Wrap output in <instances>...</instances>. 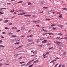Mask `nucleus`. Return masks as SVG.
<instances>
[{"instance_id":"f257e3e1","label":"nucleus","mask_w":67,"mask_h":67,"mask_svg":"<svg viewBox=\"0 0 67 67\" xmlns=\"http://www.w3.org/2000/svg\"><path fill=\"white\" fill-rule=\"evenodd\" d=\"M20 12H21V13L18 14V15H23L24 14H25V13H23L24 12V10H20Z\"/></svg>"},{"instance_id":"f03ea898","label":"nucleus","mask_w":67,"mask_h":67,"mask_svg":"<svg viewBox=\"0 0 67 67\" xmlns=\"http://www.w3.org/2000/svg\"><path fill=\"white\" fill-rule=\"evenodd\" d=\"M57 26H58V27H59L62 28V27H63L64 26L62 25L59 24L57 25Z\"/></svg>"},{"instance_id":"7ed1b4c3","label":"nucleus","mask_w":67,"mask_h":67,"mask_svg":"<svg viewBox=\"0 0 67 67\" xmlns=\"http://www.w3.org/2000/svg\"><path fill=\"white\" fill-rule=\"evenodd\" d=\"M15 41L16 42H18L20 41V40L19 38H16L15 40Z\"/></svg>"},{"instance_id":"20e7f679","label":"nucleus","mask_w":67,"mask_h":67,"mask_svg":"<svg viewBox=\"0 0 67 67\" xmlns=\"http://www.w3.org/2000/svg\"><path fill=\"white\" fill-rule=\"evenodd\" d=\"M25 26L24 25L22 26L21 28V30H24V29H25Z\"/></svg>"},{"instance_id":"39448f33","label":"nucleus","mask_w":67,"mask_h":67,"mask_svg":"<svg viewBox=\"0 0 67 67\" xmlns=\"http://www.w3.org/2000/svg\"><path fill=\"white\" fill-rule=\"evenodd\" d=\"M29 42H31L32 41H33V39H29L28 40Z\"/></svg>"},{"instance_id":"423d86ee","label":"nucleus","mask_w":67,"mask_h":67,"mask_svg":"<svg viewBox=\"0 0 67 67\" xmlns=\"http://www.w3.org/2000/svg\"><path fill=\"white\" fill-rule=\"evenodd\" d=\"M11 29L13 30H17V28L15 27H14L11 28Z\"/></svg>"},{"instance_id":"0eeeda50","label":"nucleus","mask_w":67,"mask_h":67,"mask_svg":"<svg viewBox=\"0 0 67 67\" xmlns=\"http://www.w3.org/2000/svg\"><path fill=\"white\" fill-rule=\"evenodd\" d=\"M23 46V45H21L20 46H19V47H18L16 48V49H18V48H20L21 47H22Z\"/></svg>"},{"instance_id":"6e6552de","label":"nucleus","mask_w":67,"mask_h":67,"mask_svg":"<svg viewBox=\"0 0 67 67\" xmlns=\"http://www.w3.org/2000/svg\"><path fill=\"white\" fill-rule=\"evenodd\" d=\"M43 1H42V0H40L39 1V2L40 3H41V4H43Z\"/></svg>"},{"instance_id":"1a4fd4ad","label":"nucleus","mask_w":67,"mask_h":67,"mask_svg":"<svg viewBox=\"0 0 67 67\" xmlns=\"http://www.w3.org/2000/svg\"><path fill=\"white\" fill-rule=\"evenodd\" d=\"M30 64H31V61L27 63V65H30Z\"/></svg>"},{"instance_id":"9d476101","label":"nucleus","mask_w":67,"mask_h":67,"mask_svg":"<svg viewBox=\"0 0 67 67\" xmlns=\"http://www.w3.org/2000/svg\"><path fill=\"white\" fill-rule=\"evenodd\" d=\"M52 12H53V10H51L50 11L48 12V13L49 14H51V13H52Z\"/></svg>"},{"instance_id":"9b49d317","label":"nucleus","mask_w":67,"mask_h":67,"mask_svg":"<svg viewBox=\"0 0 67 67\" xmlns=\"http://www.w3.org/2000/svg\"><path fill=\"white\" fill-rule=\"evenodd\" d=\"M47 42V40H44L43 41H42V43H46Z\"/></svg>"},{"instance_id":"f8f14e48","label":"nucleus","mask_w":67,"mask_h":67,"mask_svg":"<svg viewBox=\"0 0 67 67\" xmlns=\"http://www.w3.org/2000/svg\"><path fill=\"white\" fill-rule=\"evenodd\" d=\"M58 35H60V36H62L63 35V34H61V33H59V34H58Z\"/></svg>"},{"instance_id":"ddd939ff","label":"nucleus","mask_w":67,"mask_h":67,"mask_svg":"<svg viewBox=\"0 0 67 67\" xmlns=\"http://www.w3.org/2000/svg\"><path fill=\"white\" fill-rule=\"evenodd\" d=\"M32 36H33V35H30L29 36H27V37H32Z\"/></svg>"},{"instance_id":"4468645a","label":"nucleus","mask_w":67,"mask_h":67,"mask_svg":"<svg viewBox=\"0 0 67 67\" xmlns=\"http://www.w3.org/2000/svg\"><path fill=\"white\" fill-rule=\"evenodd\" d=\"M19 56V54H15L14 55V56L15 57H17V56Z\"/></svg>"},{"instance_id":"2eb2a0df","label":"nucleus","mask_w":67,"mask_h":67,"mask_svg":"<svg viewBox=\"0 0 67 67\" xmlns=\"http://www.w3.org/2000/svg\"><path fill=\"white\" fill-rule=\"evenodd\" d=\"M28 3V5H31L32 4L30 2H27Z\"/></svg>"},{"instance_id":"dca6fc26","label":"nucleus","mask_w":67,"mask_h":67,"mask_svg":"<svg viewBox=\"0 0 67 67\" xmlns=\"http://www.w3.org/2000/svg\"><path fill=\"white\" fill-rule=\"evenodd\" d=\"M9 22V20H5L4 21V23H7V22Z\"/></svg>"},{"instance_id":"f3484780","label":"nucleus","mask_w":67,"mask_h":67,"mask_svg":"<svg viewBox=\"0 0 67 67\" xmlns=\"http://www.w3.org/2000/svg\"><path fill=\"white\" fill-rule=\"evenodd\" d=\"M23 2V1H19L17 2V3H22Z\"/></svg>"},{"instance_id":"a211bd4d","label":"nucleus","mask_w":67,"mask_h":67,"mask_svg":"<svg viewBox=\"0 0 67 67\" xmlns=\"http://www.w3.org/2000/svg\"><path fill=\"white\" fill-rule=\"evenodd\" d=\"M10 12H11V13H12V12H14V10H11L10 11Z\"/></svg>"},{"instance_id":"6ab92c4d","label":"nucleus","mask_w":67,"mask_h":67,"mask_svg":"<svg viewBox=\"0 0 67 67\" xmlns=\"http://www.w3.org/2000/svg\"><path fill=\"white\" fill-rule=\"evenodd\" d=\"M11 36V37H16V36L13 35Z\"/></svg>"},{"instance_id":"aec40b11","label":"nucleus","mask_w":67,"mask_h":67,"mask_svg":"<svg viewBox=\"0 0 67 67\" xmlns=\"http://www.w3.org/2000/svg\"><path fill=\"white\" fill-rule=\"evenodd\" d=\"M43 44H41L39 46V47H40L41 48L43 47Z\"/></svg>"},{"instance_id":"412c9836","label":"nucleus","mask_w":67,"mask_h":67,"mask_svg":"<svg viewBox=\"0 0 67 67\" xmlns=\"http://www.w3.org/2000/svg\"><path fill=\"white\" fill-rule=\"evenodd\" d=\"M1 47H2L3 48H4L5 47L2 45H1L0 46Z\"/></svg>"},{"instance_id":"4be33fe9","label":"nucleus","mask_w":67,"mask_h":67,"mask_svg":"<svg viewBox=\"0 0 67 67\" xmlns=\"http://www.w3.org/2000/svg\"><path fill=\"white\" fill-rule=\"evenodd\" d=\"M48 34H49V35H53L54 33H48Z\"/></svg>"},{"instance_id":"5701e85b","label":"nucleus","mask_w":67,"mask_h":67,"mask_svg":"<svg viewBox=\"0 0 67 67\" xmlns=\"http://www.w3.org/2000/svg\"><path fill=\"white\" fill-rule=\"evenodd\" d=\"M20 44V42H18L15 43H14V44L15 45H16V44Z\"/></svg>"},{"instance_id":"b1692460","label":"nucleus","mask_w":67,"mask_h":67,"mask_svg":"<svg viewBox=\"0 0 67 67\" xmlns=\"http://www.w3.org/2000/svg\"><path fill=\"white\" fill-rule=\"evenodd\" d=\"M25 16H31V15H25Z\"/></svg>"},{"instance_id":"393cba45","label":"nucleus","mask_w":67,"mask_h":67,"mask_svg":"<svg viewBox=\"0 0 67 67\" xmlns=\"http://www.w3.org/2000/svg\"><path fill=\"white\" fill-rule=\"evenodd\" d=\"M8 24L9 25H12L13 24L12 23H8Z\"/></svg>"},{"instance_id":"a878e982","label":"nucleus","mask_w":67,"mask_h":67,"mask_svg":"<svg viewBox=\"0 0 67 67\" xmlns=\"http://www.w3.org/2000/svg\"><path fill=\"white\" fill-rule=\"evenodd\" d=\"M36 21V23H39V22H40V20H38Z\"/></svg>"},{"instance_id":"bb28decb","label":"nucleus","mask_w":67,"mask_h":67,"mask_svg":"<svg viewBox=\"0 0 67 67\" xmlns=\"http://www.w3.org/2000/svg\"><path fill=\"white\" fill-rule=\"evenodd\" d=\"M31 43H29L27 44V46H31Z\"/></svg>"},{"instance_id":"cd10ccee","label":"nucleus","mask_w":67,"mask_h":67,"mask_svg":"<svg viewBox=\"0 0 67 67\" xmlns=\"http://www.w3.org/2000/svg\"><path fill=\"white\" fill-rule=\"evenodd\" d=\"M46 34H47V33H43L42 35H46Z\"/></svg>"},{"instance_id":"c85d7f7f","label":"nucleus","mask_w":67,"mask_h":67,"mask_svg":"<svg viewBox=\"0 0 67 67\" xmlns=\"http://www.w3.org/2000/svg\"><path fill=\"white\" fill-rule=\"evenodd\" d=\"M56 25V24H54L53 25H52L51 26H52H52H55Z\"/></svg>"},{"instance_id":"c756f323","label":"nucleus","mask_w":67,"mask_h":67,"mask_svg":"<svg viewBox=\"0 0 67 67\" xmlns=\"http://www.w3.org/2000/svg\"><path fill=\"white\" fill-rule=\"evenodd\" d=\"M59 59V58L58 57H57L55 58V60H56L57 59Z\"/></svg>"},{"instance_id":"7c9ffc66","label":"nucleus","mask_w":67,"mask_h":67,"mask_svg":"<svg viewBox=\"0 0 67 67\" xmlns=\"http://www.w3.org/2000/svg\"><path fill=\"white\" fill-rule=\"evenodd\" d=\"M8 34L9 35H10V34L11 35H13V33H12L11 32H9V33H8Z\"/></svg>"},{"instance_id":"2f4dec72","label":"nucleus","mask_w":67,"mask_h":67,"mask_svg":"<svg viewBox=\"0 0 67 67\" xmlns=\"http://www.w3.org/2000/svg\"><path fill=\"white\" fill-rule=\"evenodd\" d=\"M55 43L56 44H60V43H61V42H58V41L56 42Z\"/></svg>"},{"instance_id":"473e14b6","label":"nucleus","mask_w":67,"mask_h":67,"mask_svg":"<svg viewBox=\"0 0 67 67\" xmlns=\"http://www.w3.org/2000/svg\"><path fill=\"white\" fill-rule=\"evenodd\" d=\"M16 11V12H20V10H15Z\"/></svg>"},{"instance_id":"72a5a7b5","label":"nucleus","mask_w":67,"mask_h":67,"mask_svg":"<svg viewBox=\"0 0 67 67\" xmlns=\"http://www.w3.org/2000/svg\"><path fill=\"white\" fill-rule=\"evenodd\" d=\"M34 43V42H32V43H31V45H34V43Z\"/></svg>"},{"instance_id":"f704fd0d","label":"nucleus","mask_w":67,"mask_h":67,"mask_svg":"<svg viewBox=\"0 0 67 67\" xmlns=\"http://www.w3.org/2000/svg\"><path fill=\"white\" fill-rule=\"evenodd\" d=\"M62 10H67V8H62Z\"/></svg>"},{"instance_id":"c9c22d12","label":"nucleus","mask_w":67,"mask_h":67,"mask_svg":"<svg viewBox=\"0 0 67 67\" xmlns=\"http://www.w3.org/2000/svg\"><path fill=\"white\" fill-rule=\"evenodd\" d=\"M60 37H58L56 38L57 39V40H59V39L60 38Z\"/></svg>"},{"instance_id":"e433bc0d","label":"nucleus","mask_w":67,"mask_h":67,"mask_svg":"<svg viewBox=\"0 0 67 67\" xmlns=\"http://www.w3.org/2000/svg\"><path fill=\"white\" fill-rule=\"evenodd\" d=\"M23 57H19L18 58V59H22V58Z\"/></svg>"},{"instance_id":"4c0bfd02","label":"nucleus","mask_w":67,"mask_h":67,"mask_svg":"<svg viewBox=\"0 0 67 67\" xmlns=\"http://www.w3.org/2000/svg\"><path fill=\"white\" fill-rule=\"evenodd\" d=\"M32 18H35V15H32Z\"/></svg>"},{"instance_id":"58836bf2","label":"nucleus","mask_w":67,"mask_h":67,"mask_svg":"<svg viewBox=\"0 0 67 67\" xmlns=\"http://www.w3.org/2000/svg\"><path fill=\"white\" fill-rule=\"evenodd\" d=\"M24 63V62H20L19 63L20 64H23Z\"/></svg>"},{"instance_id":"ea45409f","label":"nucleus","mask_w":67,"mask_h":67,"mask_svg":"<svg viewBox=\"0 0 67 67\" xmlns=\"http://www.w3.org/2000/svg\"><path fill=\"white\" fill-rule=\"evenodd\" d=\"M44 9H47L48 8V7H44L43 8Z\"/></svg>"},{"instance_id":"a19ab883","label":"nucleus","mask_w":67,"mask_h":67,"mask_svg":"<svg viewBox=\"0 0 67 67\" xmlns=\"http://www.w3.org/2000/svg\"><path fill=\"white\" fill-rule=\"evenodd\" d=\"M45 20H51V19H46Z\"/></svg>"},{"instance_id":"79ce46f5","label":"nucleus","mask_w":67,"mask_h":67,"mask_svg":"<svg viewBox=\"0 0 67 67\" xmlns=\"http://www.w3.org/2000/svg\"><path fill=\"white\" fill-rule=\"evenodd\" d=\"M45 56H46V54L45 53L43 55V57H44Z\"/></svg>"},{"instance_id":"37998d69","label":"nucleus","mask_w":67,"mask_h":67,"mask_svg":"<svg viewBox=\"0 0 67 67\" xmlns=\"http://www.w3.org/2000/svg\"><path fill=\"white\" fill-rule=\"evenodd\" d=\"M9 28L7 27H5V29H9Z\"/></svg>"},{"instance_id":"c03bdc74","label":"nucleus","mask_w":67,"mask_h":67,"mask_svg":"<svg viewBox=\"0 0 67 67\" xmlns=\"http://www.w3.org/2000/svg\"><path fill=\"white\" fill-rule=\"evenodd\" d=\"M52 48H53V47L49 48L48 49H49V50H50V49H52Z\"/></svg>"},{"instance_id":"a18cd8bd","label":"nucleus","mask_w":67,"mask_h":67,"mask_svg":"<svg viewBox=\"0 0 67 67\" xmlns=\"http://www.w3.org/2000/svg\"><path fill=\"white\" fill-rule=\"evenodd\" d=\"M21 37H25V36L24 35L21 36Z\"/></svg>"},{"instance_id":"49530a36","label":"nucleus","mask_w":67,"mask_h":67,"mask_svg":"<svg viewBox=\"0 0 67 67\" xmlns=\"http://www.w3.org/2000/svg\"><path fill=\"white\" fill-rule=\"evenodd\" d=\"M64 40H67V36L65 37V38H64Z\"/></svg>"},{"instance_id":"de8ad7c7","label":"nucleus","mask_w":67,"mask_h":67,"mask_svg":"<svg viewBox=\"0 0 67 67\" xmlns=\"http://www.w3.org/2000/svg\"><path fill=\"white\" fill-rule=\"evenodd\" d=\"M1 38H4V37L2 36H1Z\"/></svg>"},{"instance_id":"09e8293b","label":"nucleus","mask_w":67,"mask_h":67,"mask_svg":"<svg viewBox=\"0 0 67 67\" xmlns=\"http://www.w3.org/2000/svg\"><path fill=\"white\" fill-rule=\"evenodd\" d=\"M59 18H62V15H60L59 16Z\"/></svg>"},{"instance_id":"8fccbe9b","label":"nucleus","mask_w":67,"mask_h":67,"mask_svg":"<svg viewBox=\"0 0 67 67\" xmlns=\"http://www.w3.org/2000/svg\"><path fill=\"white\" fill-rule=\"evenodd\" d=\"M1 43H2V40H0V44H1Z\"/></svg>"},{"instance_id":"3c124183","label":"nucleus","mask_w":67,"mask_h":67,"mask_svg":"<svg viewBox=\"0 0 67 67\" xmlns=\"http://www.w3.org/2000/svg\"><path fill=\"white\" fill-rule=\"evenodd\" d=\"M3 65V64H2L1 63H0V66H1Z\"/></svg>"},{"instance_id":"603ef678","label":"nucleus","mask_w":67,"mask_h":67,"mask_svg":"<svg viewBox=\"0 0 67 67\" xmlns=\"http://www.w3.org/2000/svg\"><path fill=\"white\" fill-rule=\"evenodd\" d=\"M58 65V64H57L56 65H55V67H56V66H57Z\"/></svg>"},{"instance_id":"864d4df0","label":"nucleus","mask_w":67,"mask_h":67,"mask_svg":"<svg viewBox=\"0 0 67 67\" xmlns=\"http://www.w3.org/2000/svg\"><path fill=\"white\" fill-rule=\"evenodd\" d=\"M31 31V30H29V31H28V33H29V32H30Z\"/></svg>"},{"instance_id":"5fc2aeb1","label":"nucleus","mask_w":67,"mask_h":67,"mask_svg":"<svg viewBox=\"0 0 67 67\" xmlns=\"http://www.w3.org/2000/svg\"><path fill=\"white\" fill-rule=\"evenodd\" d=\"M55 61H56V60H53L52 61H51V63H53V62H55Z\"/></svg>"},{"instance_id":"6e6d98bb","label":"nucleus","mask_w":67,"mask_h":67,"mask_svg":"<svg viewBox=\"0 0 67 67\" xmlns=\"http://www.w3.org/2000/svg\"><path fill=\"white\" fill-rule=\"evenodd\" d=\"M41 13H43V11H42L40 12Z\"/></svg>"},{"instance_id":"4d7b16f0","label":"nucleus","mask_w":67,"mask_h":67,"mask_svg":"<svg viewBox=\"0 0 67 67\" xmlns=\"http://www.w3.org/2000/svg\"><path fill=\"white\" fill-rule=\"evenodd\" d=\"M36 53V52L35 51H34V52H33V54H35V53Z\"/></svg>"},{"instance_id":"13d9d810","label":"nucleus","mask_w":67,"mask_h":67,"mask_svg":"<svg viewBox=\"0 0 67 67\" xmlns=\"http://www.w3.org/2000/svg\"><path fill=\"white\" fill-rule=\"evenodd\" d=\"M63 54L64 55H65V54H66V52H64Z\"/></svg>"},{"instance_id":"bf43d9fd","label":"nucleus","mask_w":67,"mask_h":67,"mask_svg":"<svg viewBox=\"0 0 67 67\" xmlns=\"http://www.w3.org/2000/svg\"><path fill=\"white\" fill-rule=\"evenodd\" d=\"M2 34H5V32H3L2 33Z\"/></svg>"},{"instance_id":"052dcab7","label":"nucleus","mask_w":67,"mask_h":67,"mask_svg":"<svg viewBox=\"0 0 67 67\" xmlns=\"http://www.w3.org/2000/svg\"><path fill=\"white\" fill-rule=\"evenodd\" d=\"M51 44V43H48L47 45H50Z\"/></svg>"},{"instance_id":"680f3d73","label":"nucleus","mask_w":67,"mask_h":67,"mask_svg":"<svg viewBox=\"0 0 67 67\" xmlns=\"http://www.w3.org/2000/svg\"><path fill=\"white\" fill-rule=\"evenodd\" d=\"M33 22H34V23H36V21H34Z\"/></svg>"},{"instance_id":"e2e57ef3","label":"nucleus","mask_w":67,"mask_h":67,"mask_svg":"<svg viewBox=\"0 0 67 67\" xmlns=\"http://www.w3.org/2000/svg\"><path fill=\"white\" fill-rule=\"evenodd\" d=\"M63 39H64V38H61L60 39V40H63Z\"/></svg>"},{"instance_id":"0e129e2a","label":"nucleus","mask_w":67,"mask_h":67,"mask_svg":"<svg viewBox=\"0 0 67 67\" xmlns=\"http://www.w3.org/2000/svg\"><path fill=\"white\" fill-rule=\"evenodd\" d=\"M49 54V52H46V54Z\"/></svg>"},{"instance_id":"69168bd1","label":"nucleus","mask_w":67,"mask_h":67,"mask_svg":"<svg viewBox=\"0 0 67 67\" xmlns=\"http://www.w3.org/2000/svg\"><path fill=\"white\" fill-rule=\"evenodd\" d=\"M60 13L59 12H58L57 13V14H60Z\"/></svg>"},{"instance_id":"338daca9","label":"nucleus","mask_w":67,"mask_h":67,"mask_svg":"<svg viewBox=\"0 0 67 67\" xmlns=\"http://www.w3.org/2000/svg\"><path fill=\"white\" fill-rule=\"evenodd\" d=\"M59 67H62V66L60 65H59L58 66Z\"/></svg>"},{"instance_id":"774afa93","label":"nucleus","mask_w":67,"mask_h":67,"mask_svg":"<svg viewBox=\"0 0 67 67\" xmlns=\"http://www.w3.org/2000/svg\"><path fill=\"white\" fill-rule=\"evenodd\" d=\"M62 67H65V65H63Z\"/></svg>"}]
</instances>
